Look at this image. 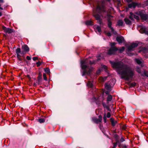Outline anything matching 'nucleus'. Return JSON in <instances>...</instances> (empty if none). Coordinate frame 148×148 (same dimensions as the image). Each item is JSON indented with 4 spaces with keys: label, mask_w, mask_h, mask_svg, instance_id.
<instances>
[{
    "label": "nucleus",
    "mask_w": 148,
    "mask_h": 148,
    "mask_svg": "<svg viewBox=\"0 0 148 148\" xmlns=\"http://www.w3.org/2000/svg\"><path fill=\"white\" fill-rule=\"evenodd\" d=\"M101 72V70L100 69H98L97 71V72H96V74L97 75H98Z\"/></svg>",
    "instance_id": "8fccbe9b"
},
{
    "label": "nucleus",
    "mask_w": 148,
    "mask_h": 148,
    "mask_svg": "<svg viewBox=\"0 0 148 148\" xmlns=\"http://www.w3.org/2000/svg\"><path fill=\"white\" fill-rule=\"evenodd\" d=\"M134 14H133V13L132 12H131L130 13V16H133Z\"/></svg>",
    "instance_id": "13d9d810"
},
{
    "label": "nucleus",
    "mask_w": 148,
    "mask_h": 148,
    "mask_svg": "<svg viewBox=\"0 0 148 148\" xmlns=\"http://www.w3.org/2000/svg\"><path fill=\"white\" fill-rule=\"evenodd\" d=\"M100 56H99L97 57V60H93L92 61L88 59H86L84 60H81L80 62L81 65H87L88 64H90L92 65L93 64H96V62L97 61H99L101 59L99 58Z\"/></svg>",
    "instance_id": "7ed1b4c3"
},
{
    "label": "nucleus",
    "mask_w": 148,
    "mask_h": 148,
    "mask_svg": "<svg viewBox=\"0 0 148 148\" xmlns=\"http://www.w3.org/2000/svg\"><path fill=\"white\" fill-rule=\"evenodd\" d=\"M40 62L41 63V64H45V62H43L42 61H40Z\"/></svg>",
    "instance_id": "bf43d9fd"
},
{
    "label": "nucleus",
    "mask_w": 148,
    "mask_h": 148,
    "mask_svg": "<svg viewBox=\"0 0 148 148\" xmlns=\"http://www.w3.org/2000/svg\"><path fill=\"white\" fill-rule=\"evenodd\" d=\"M1 5H0V9L3 10V8H2V7H1Z\"/></svg>",
    "instance_id": "680f3d73"
},
{
    "label": "nucleus",
    "mask_w": 148,
    "mask_h": 148,
    "mask_svg": "<svg viewBox=\"0 0 148 148\" xmlns=\"http://www.w3.org/2000/svg\"><path fill=\"white\" fill-rule=\"evenodd\" d=\"M96 29L97 30L99 33H100L101 32V27L99 26H97L95 27Z\"/></svg>",
    "instance_id": "bb28decb"
},
{
    "label": "nucleus",
    "mask_w": 148,
    "mask_h": 148,
    "mask_svg": "<svg viewBox=\"0 0 148 148\" xmlns=\"http://www.w3.org/2000/svg\"><path fill=\"white\" fill-rule=\"evenodd\" d=\"M43 77L44 79L45 80H46V81H47V77H46V74H45V73L43 74Z\"/></svg>",
    "instance_id": "ea45409f"
},
{
    "label": "nucleus",
    "mask_w": 148,
    "mask_h": 148,
    "mask_svg": "<svg viewBox=\"0 0 148 148\" xmlns=\"http://www.w3.org/2000/svg\"><path fill=\"white\" fill-rule=\"evenodd\" d=\"M102 116L101 115L99 116V118L97 119L95 118H94L92 119L93 121L96 123H99L101 122L102 121Z\"/></svg>",
    "instance_id": "9b49d317"
},
{
    "label": "nucleus",
    "mask_w": 148,
    "mask_h": 148,
    "mask_svg": "<svg viewBox=\"0 0 148 148\" xmlns=\"http://www.w3.org/2000/svg\"><path fill=\"white\" fill-rule=\"evenodd\" d=\"M125 141V140L123 138V137H122L121 140H120V141L121 142H123Z\"/></svg>",
    "instance_id": "864d4df0"
},
{
    "label": "nucleus",
    "mask_w": 148,
    "mask_h": 148,
    "mask_svg": "<svg viewBox=\"0 0 148 148\" xmlns=\"http://www.w3.org/2000/svg\"><path fill=\"white\" fill-rule=\"evenodd\" d=\"M122 146L123 148H127V146H126L125 145H123Z\"/></svg>",
    "instance_id": "5fc2aeb1"
},
{
    "label": "nucleus",
    "mask_w": 148,
    "mask_h": 148,
    "mask_svg": "<svg viewBox=\"0 0 148 148\" xmlns=\"http://www.w3.org/2000/svg\"><path fill=\"white\" fill-rule=\"evenodd\" d=\"M133 17V16H129V18L131 20H132V21H133L134 20Z\"/></svg>",
    "instance_id": "09e8293b"
},
{
    "label": "nucleus",
    "mask_w": 148,
    "mask_h": 148,
    "mask_svg": "<svg viewBox=\"0 0 148 148\" xmlns=\"http://www.w3.org/2000/svg\"><path fill=\"white\" fill-rule=\"evenodd\" d=\"M27 52H26V51H24L23 50L22 51H21V52L20 55L21 56H22V57H23V58H22L23 59L24 58L23 56Z\"/></svg>",
    "instance_id": "7c9ffc66"
},
{
    "label": "nucleus",
    "mask_w": 148,
    "mask_h": 148,
    "mask_svg": "<svg viewBox=\"0 0 148 148\" xmlns=\"http://www.w3.org/2000/svg\"><path fill=\"white\" fill-rule=\"evenodd\" d=\"M112 99V96L110 95H108L107 97V103H108L109 101H111Z\"/></svg>",
    "instance_id": "412c9836"
},
{
    "label": "nucleus",
    "mask_w": 148,
    "mask_h": 148,
    "mask_svg": "<svg viewBox=\"0 0 148 148\" xmlns=\"http://www.w3.org/2000/svg\"><path fill=\"white\" fill-rule=\"evenodd\" d=\"M138 44L136 43H133L129 46L127 49V51L128 52L132 51L134 50V49L137 47Z\"/></svg>",
    "instance_id": "0eeeda50"
},
{
    "label": "nucleus",
    "mask_w": 148,
    "mask_h": 148,
    "mask_svg": "<svg viewBox=\"0 0 148 148\" xmlns=\"http://www.w3.org/2000/svg\"><path fill=\"white\" fill-rule=\"evenodd\" d=\"M116 44V43L115 42H112L110 44L111 47H115V45Z\"/></svg>",
    "instance_id": "58836bf2"
},
{
    "label": "nucleus",
    "mask_w": 148,
    "mask_h": 148,
    "mask_svg": "<svg viewBox=\"0 0 148 148\" xmlns=\"http://www.w3.org/2000/svg\"><path fill=\"white\" fill-rule=\"evenodd\" d=\"M107 109L108 110H109L110 111V108L108 107L107 108Z\"/></svg>",
    "instance_id": "0e129e2a"
},
{
    "label": "nucleus",
    "mask_w": 148,
    "mask_h": 148,
    "mask_svg": "<svg viewBox=\"0 0 148 148\" xmlns=\"http://www.w3.org/2000/svg\"><path fill=\"white\" fill-rule=\"evenodd\" d=\"M107 78V77H105L104 78L103 77H101L100 79H101V80L102 82H104L105 81L106 79Z\"/></svg>",
    "instance_id": "4c0bfd02"
},
{
    "label": "nucleus",
    "mask_w": 148,
    "mask_h": 148,
    "mask_svg": "<svg viewBox=\"0 0 148 148\" xmlns=\"http://www.w3.org/2000/svg\"><path fill=\"white\" fill-rule=\"evenodd\" d=\"M105 88L106 89L110 90L111 88V86L108 83H106L105 84Z\"/></svg>",
    "instance_id": "aec40b11"
},
{
    "label": "nucleus",
    "mask_w": 148,
    "mask_h": 148,
    "mask_svg": "<svg viewBox=\"0 0 148 148\" xmlns=\"http://www.w3.org/2000/svg\"><path fill=\"white\" fill-rule=\"evenodd\" d=\"M118 143H117L116 141V143H113V148H116L117 146V144Z\"/></svg>",
    "instance_id": "c03bdc74"
},
{
    "label": "nucleus",
    "mask_w": 148,
    "mask_h": 148,
    "mask_svg": "<svg viewBox=\"0 0 148 148\" xmlns=\"http://www.w3.org/2000/svg\"><path fill=\"white\" fill-rule=\"evenodd\" d=\"M125 47H122L120 49H118L117 51L119 53H121L123 52L125 50Z\"/></svg>",
    "instance_id": "4be33fe9"
},
{
    "label": "nucleus",
    "mask_w": 148,
    "mask_h": 148,
    "mask_svg": "<svg viewBox=\"0 0 148 148\" xmlns=\"http://www.w3.org/2000/svg\"><path fill=\"white\" fill-rule=\"evenodd\" d=\"M111 30V32L112 33L114 34L115 35H116L117 34L116 31L113 27H111L110 28Z\"/></svg>",
    "instance_id": "cd10ccee"
},
{
    "label": "nucleus",
    "mask_w": 148,
    "mask_h": 148,
    "mask_svg": "<svg viewBox=\"0 0 148 148\" xmlns=\"http://www.w3.org/2000/svg\"><path fill=\"white\" fill-rule=\"evenodd\" d=\"M106 13H102L101 14H100L101 15L103 16L104 15V16L105 17H106V16H107L108 18H110V17H112L113 16L110 14H108V12L107 11V10H106Z\"/></svg>",
    "instance_id": "f3484780"
},
{
    "label": "nucleus",
    "mask_w": 148,
    "mask_h": 148,
    "mask_svg": "<svg viewBox=\"0 0 148 148\" xmlns=\"http://www.w3.org/2000/svg\"><path fill=\"white\" fill-rule=\"evenodd\" d=\"M33 60L34 61H35L37 60H38V58L37 57H33Z\"/></svg>",
    "instance_id": "de8ad7c7"
},
{
    "label": "nucleus",
    "mask_w": 148,
    "mask_h": 148,
    "mask_svg": "<svg viewBox=\"0 0 148 148\" xmlns=\"http://www.w3.org/2000/svg\"><path fill=\"white\" fill-rule=\"evenodd\" d=\"M124 21H125V23L127 25H130L131 24V21L127 18H124Z\"/></svg>",
    "instance_id": "6ab92c4d"
},
{
    "label": "nucleus",
    "mask_w": 148,
    "mask_h": 148,
    "mask_svg": "<svg viewBox=\"0 0 148 148\" xmlns=\"http://www.w3.org/2000/svg\"><path fill=\"white\" fill-rule=\"evenodd\" d=\"M45 119L43 118H40L38 119V121L40 123H44L45 121Z\"/></svg>",
    "instance_id": "c756f323"
},
{
    "label": "nucleus",
    "mask_w": 148,
    "mask_h": 148,
    "mask_svg": "<svg viewBox=\"0 0 148 148\" xmlns=\"http://www.w3.org/2000/svg\"><path fill=\"white\" fill-rule=\"evenodd\" d=\"M92 23L93 22L90 20L87 21L86 22V24L87 25H93Z\"/></svg>",
    "instance_id": "b1692460"
},
{
    "label": "nucleus",
    "mask_w": 148,
    "mask_h": 148,
    "mask_svg": "<svg viewBox=\"0 0 148 148\" xmlns=\"http://www.w3.org/2000/svg\"><path fill=\"white\" fill-rule=\"evenodd\" d=\"M133 54H131V53H130V55H129V56H131V55H132Z\"/></svg>",
    "instance_id": "338daca9"
},
{
    "label": "nucleus",
    "mask_w": 148,
    "mask_h": 148,
    "mask_svg": "<svg viewBox=\"0 0 148 148\" xmlns=\"http://www.w3.org/2000/svg\"><path fill=\"white\" fill-rule=\"evenodd\" d=\"M126 0L128 3H129L131 2H132V0Z\"/></svg>",
    "instance_id": "4d7b16f0"
},
{
    "label": "nucleus",
    "mask_w": 148,
    "mask_h": 148,
    "mask_svg": "<svg viewBox=\"0 0 148 148\" xmlns=\"http://www.w3.org/2000/svg\"><path fill=\"white\" fill-rule=\"evenodd\" d=\"M103 118L104 120V123H106V115L105 114Z\"/></svg>",
    "instance_id": "37998d69"
},
{
    "label": "nucleus",
    "mask_w": 148,
    "mask_h": 148,
    "mask_svg": "<svg viewBox=\"0 0 148 148\" xmlns=\"http://www.w3.org/2000/svg\"><path fill=\"white\" fill-rule=\"evenodd\" d=\"M136 85V83L135 82H133L132 83H131L130 84V86L131 87H134Z\"/></svg>",
    "instance_id": "f704fd0d"
},
{
    "label": "nucleus",
    "mask_w": 148,
    "mask_h": 148,
    "mask_svg": "<svg viewBox=\"0 0 148 148\" xmlns=\"http://www.w3.org/2000/svg\"><path fill=\"white\" fill-rule=\"evenodd\" d=\"M100 14L98 13L96 11H93V15L95 17L96 19L97 20L98 23L100 25L103 24V23L102 21V20L101 18V16Z\"/></svg>",
    "instance_id": "39448f33"
},
{
    "label": "nucleus",
    "mask_w": 148,
    "mask_h": 148,
    "mask_svg": "<svg viewBox=\"0 0 148 148\" xmlns=\"http://www.w3.org/2000/svg\"><path fill=\"white\" fill-rule=\"evenodd\" d=\"M118 50V48L116 47H111L108 52V54L109 55L116 54Z\"/></svg>",
    "instance_id": "423d86ee"
},
{
    "label": "nucleus",
    "mask_w": 148,
    "mask_h": 148,
    "mask_svg": "<svg viewBox=\"0 0 148 148\" xmlns=\"http://www.w3.org/2000/svg\"><path fill=\"white\" fill-rule=\"evenodd\" d=\"M45 71L49 75L50 73V69L48 68H46L45 69Z\"/></svg>",
    "instance_id": "2f4dec72"
},
{
    "label": "nucleus",
    "mask_w": 148,
    "mask_h": 148,
    "mask_svg": "<svg viewBox=\"0 0 148 148\" xmlns=\"http://www.w3.org/2000/svg\"><path fill=\"white\" fill-rule=\"evenodd\" d=\"M138 5V3L135 2H132V3L129 4L128 6L129 8H130L132 7L134 8H135Z\"/></svg>",
    "instance_id": "ddd939ff"
},
{
    "label": "nucleus",
    "mask_w": 148,
    "mask_h": 148,
    "mask_svg": "<svg viewBox=\"0 0 148 148\" xmlns=\"http://www.w3.org/2000/svg\"><path fill=\"white\" fill-rule=\"evenodd\" d=\"M111 116V114L110 112H108L107 113V116L108 118H110Z\"/></svg>",
    "instance_id": "3c124183"
},
{
    "label": "nucleus",
    "mask_w": 148,
    "mask_h": 148,
    "mask_svg": "<svg viewBox=\"0 0 148 148\" xmlns=\"http://www.w3.org/2000/svg\"><path fill=\"white\" fill-rule=\"evenodd\" d=\"M105 93L106 94H108V91H106L105 92Z\"/></svg>",
    "instance_id": "e2e57ef3"
},
{
    "label": "nucleus",
    "mask_w": 148,
    "mask_h": 148,
    "mask_svg": "<svg viewBox=\"0 0 148 148\" xmlns=\"http://www.w3.org/2000/svg\"><path fill=\"white\" fill-rule=\"evenodd\" d=\"M144 74L145 76L148 77V72L146 71H144Z\"/></svg>",
    "instance_id": "49530a36"
},
{
    "label": "nucleus",
    "mask_w": 148,
    "mask_h": 148,
    "mask_svg": "<svg viewBox=\"0 0 148 148\" xmlns=\"http://www.w3.org/2000/svg\"><path fill=\"white\" fill-rule=\"evenodd\" d=\"M136 71L138 72L139 73H141V69L140 68H139L138 67H137L136 68Z\"/></svg>",
    "instance_id": "a18cd8bd"
},
{
    "label": "nucleus",
    "mask_w": 148,
    "mask_h": 148,
    "mask_svg": "<svg viewBox=\"0 0 148 148\" xmlns=\"http://www.w3.org/2000/svg\"><path fill=\"white\" fill-rule=\"evenodd\" d=\"M2 28L5 32L8 34H11L12 32H14L15 31L13 29L9 28H7L4 26H2Z\"/></svg>",
    "instance_id": "6e6552de"
},
{
    "label": "nucleus",
    "mask_w": 148,
    "mask_h": 148,
    "mask_svg": "<svg viewBox=\"0 0 148 148\" xmlns=\"http://www.w3.org/2000/svg\"><path fill=\"white\" fill-rule=\"evenodd\" d=\"M114 138L116 139V141L117 143H119V138H118V135L117 134H115L114 136Z\"/></svg>",
    "instance_id": "c85d7f7f"
},
{
    "label": "nucleus",
    "mask_w": 148,
    "mask_h": 148,
    "mask_svg": "<svg viewBox=\"0 0 148 148\" xmlns=\"http://www.w3.org/2000/svg\"><path fill=\"white\" fill-rule=\"evenodd\" d=\"M117 73L121 75V77L128 81L132 79L134 75V70L129 65H112Z\"/></svg>",
    "instance_id": "f257e3e1"
},
{
    "label": "nucleus",
    "mask_w": 148,
    "mask_h": 148,
    "mask_svg": "<svg viewBox=\"0 0 148 148\" xmlns=\"http://www.w3.org/2000/svg\"><path fill=\"white\" fill-rule=\"evenodd\" d=\"M134 18L137 20H139V17L138 16L136 15L135 14H134Z\"/></svg>",
    "instance_id": "a19ab883"
},
{
    "label": "nucleus",
    "mask_w": 148,
    "mask_h": 148,
    "mask_svg": "<svg viewBox=\"0 0 148 148\" xmlns=\"http://www.w3.org/2000/svg\"><path fill=\"white\" fill-rule=\"evenodd\" d=\"M110 62L111 65H125L120 61L119 62L110 61Z\"/></svg>",
    "instance_id": "4468645a"
},
{
    "label": "nucleus",
    "mask_w": 148,
    "mask_h": 148,
    "mask_svg": "<svg viewBox=\"0 0 148 148\" xmlns=\"http://www.w3.org/2000/svg\"><path fill=\"white\" fill-rule=\"evenodd\" d=\"M123 22L122 20H119L117 23L119 26H122L123 25Z\"/></svg>",
    "instance_id": "a878e982"
},
{
    "label": "nucleus",
    "mask_w": 148,
    "mask_h": 148,
    "mask_svg": "<svg viewBox=\"0 0 148 148\" xmlns=\"http://www.w3.org/2000/svg\"><path fill=\"white\" fill-rule=\"evenodd\" d=\"M108 22V27L109 28H110L112 27V22L111 21V18H108L107 19Z\"/></svg>",
    "instance_id": "a211bd4d"
},
{
    "label": "nucleus",
    "mask_w": 148,
    "mask_h": 148,
    "mask_svg": "<svg viewBox=\"0 0 148 148\" xmlns=\"http://www.w3.org/2000/svg\"><path fill=\"white\" fill-rule=\"evenodd\" d=\"M0 2L3 3V0H0Z\"/></svg>",
    "instance_id": "052dcab7"
},
{
    "label": "nucleus",
    "mask_w": 148,
    "mask_h": 148,
    "mask_svg": "<svg viewBox=\"0 0 148 148\" xmlns=\"http://www.w3.org/2000/svg\"><path fill=\"white\" fill-rule=\"evenodd\" d=\"M116 40L119 44H121L123 43L124 40V38L122 36H117L116 38Z\"/></svg>",
    "instance_id": "f8f14e48"
},
{
    "label": "nucleus",
    "mask_w": 148,
    "mask_h": 148,
    "mask_svg": "<svg viewBox=\"0 0 148 148\" xmlns=\"http://www.w3.org/2000/svg\"><path fill=\"white\" fill-rule=\"evenodd\" d=\"M106 35L108 36H111V34L110 33V32H106Z\"/></svg>",
    "instance_id": "79ce46f5"
},
{
    "label": "nucleus",
    "mask_w": 148,
    "mask_h": 148,
    "mask_svg": "<svg viewBox=\"0 0 148 148\" xmlns=\"http://www.w3.org/2000/svg\"><path fill=\"white\" fill-rule=\"evenodd\" d=\"M105 1L110 2V0H102L101 1V5H98L96 8V10L99 14L102 13H107L106 10V9L104 4L105 3Z\"/></svg>",
    "instance_id": "f03ea898"
},
{
    "label": "nucleus",
    "mask_w": 148,
    "mask_h": 148,
    "mask_svg": "<svg viewBox=\"0 0 148 148\" xmlns=\"http://www.w3.org/2000/svg\"><path fill=\"white\" fill-rule=\"evenodd\" d=\"M141 19L144 20L148 19V14H142L140 15Z\"/></svg>",
    "instance_id": "2eb2a0df"
},
{
    "label": "nucleus",
    "mask_w": 148,
    "mask_h": 148,
    "mask_svg": "<svg viewBox=\"0 0 148 148\" xmlns=\"http://www.w3.org/2000/svg\"><path fill=\"white\" fill-rule=\"evenodd\" d=\"M38 82H37V83H38V84H39L42 81V75H39V76L38 77Z\"/></svg>",
    "instance_id": "5701e85b"
},
{
    "label": "nucleus",
    "mask_w": 148,
    "mask_h": 148,
    "mask_svg": "<svg viewBox=\"0 0 148 148\" xmlns=\"http://www.w3.org/2000/svg\"><path fill=\"white\" fill-rule=\"evenodd\" d=\"M135 61L139 64H141L142 62L141 60L138 58H136L135 59Z\"/></svg>",
    "instance_id": "393cba45"
},
{
    "label": "nucleus",
    "mask_w": 148,
    "mask_h": 148,
    "mask_svg": "<svg viewBox=\"0 0 148 148\" xmlns=\"http://www.w3.org/2000/svg\"><path fill=\"white\" fill-rule=\"evenodd\" d=\"M15 52L18 58L20 61H22L23 58L21 57V56L20 55L21 52V49L19 48H17L16 49Z\"/></svg>",
    "instance_id": "1a4fd4ad"
},
{
    "label": "nucleus",
    "mask_w": 148,
    "mask_h": 148,
    "mask_svg": "<svg viewBox=\"0 0 148 148\" xmlns=\"http://www.w3.org/2000/svg\"><path fill=\"white\" fill-rule=\"evenodd\" d=\"M81 68L83 70L82 75L86 74H90L93 69V68L91 66V65H81Z\"/></svg>",
    "instance_id": "20e7f679"
},
{
    "label": "nucleus",
    "mask_w": 148,
    "mask_h": 148,
    "mask_svg": "<svg viewBox=\"0 0 148 148\" xmlns=\"http://www.w3.org/2000/svg\"><path fill=\"white\" fill-rule=\"evenodd\" d=\"M148 49L146 47H143L142 48V50L144 52H146L148 51Z\"/></svg>",
    "instance_id": "c9c22d12"
},
{
    "label": "nucleus",
    "mask_w": 148,
    "mask_h": 148,
    "mask_svg": "<svg viewBox=\"0 0 148 148\" xmlns=\"http://www.w3.org/2000/svg\"><path fill=\"white\" fill-rule=\"evenodd\" d=\"M103 68L104 69L105 71L106 72H107L108 73V70L107 69L108 68V67H107V66H106V65H103Z\"/></svg>",
    "instance_id": "e433bc0d"
},
{
    "label": "nucleus",
    "mask_w": 148,
    "mask_h": 148,
    "mask_svg": "<svg viewBox=\"0 0 148 148\" xmlns=\"http://www.w3.org/2000/svg\"><path fill=\"white\" fill-rule=\"evenodd\" d=\"M117 122L116 121H115L114 120H112L111 121V123L113 126H114L115 125Z\"/></svg>",
    "instance_id": "72a5a7b5"
},
{
    "label": "nucleus",
    "mask_w": 148,
    "mask_h": 148,
    "mask_svg": "<svg viewBox=\"0 0 148 148\" xmlns=\"http://www.w3.org/2000/svg\"><path fill=\"white\" fill-rule=\"evenodd\" d=\"M147 28L145 26H141L140 30V32L142 34H145L148 35V31L147 30Z\"/></svg>",
    "instance_id": "9d476101"
},
{
    "label": "nucleus",
    "mask_w": 148,
    "mask_h": 148,
    "mask_svg": "<svg viewBox=\"0 0 148 148\" xmlns=\"http://www.w3.org/2000/svg\"><path fill=\"white\" fill-rule=\"evenodd\" d=\"M22 49L27 52L29 51V48L26 45H24L22 46Z\"/></svg>",
    "instance_id": "dca6fc26"
},
{
    "label": "nucleus",
    "mask_w": 148,
    "mask_h": 148,
    "mask_svg": "<svg viewBox=\"0 0 148 148\" xmlns=\"http://www.w3.org/2000/svg\"><path fill=\"white\" fill-rule=\"evenodd\" d=\"M4 36H6V35H5V34H4Z\"/></svg>",
    "instance_id": "774afa93"
},
{
    "label": "nucleus",
    "mask_w": 148,
    "mask_h": 148,
    "mask_svg": "<svg viewBox=\"0 0 148 148\" xmlns=\"http://www.w3.org/2000/svg\"><path fill=\"white\" fill-rule=\"evenodd\" d=\"M26 58L28 60H31L30 57L28 56H27Z\"/></svg>",
    "instance_id": "6e6d98bb"
},
{
    "label": "nucleus",
    "mask_w": 148,
    "mask_h": 148,
    "mask_svg": "<svg viewBox=\"0 0 148 148\" xmlns=\"http://www.w3.org/2000/svg\"><path fill=\"white\" fill-rule=\"evenodd\" d=\"M36 65H41V63L40 62V61H39L38 62H36Z\"/></svg>",
    "instance_id": "603ef678"
},
{
    "label": "nucleus",
    "mask_w": 148,
    "mask_h": 148,
    "mask_svg": "<svg viewBox=\"0 0 148 148\" xmlns=\"http://www.w3.org/2000/svg\"><path fill=\"white\" fill-rule=\"evenodd\" d=\"M87 85L90 87H92V83L90 81H89L88 82Z\"/></svg>",
    "instance_id": "473e14b6"
},
{
    "label": "nucleus",
    "mask_w": 148,
    "mask_h": 148,
    "mask_svg": "<svg viewBox=\"0 0 148 148\" xmlns=\"http://www.w3.org/2000/svg\"><path fill=\"white\" fill-rule=\"evenodd\" d=\"M2 15V13L0 12V16H1Z\"/></svg>",
    "instance_id": "69168bd1"
}]
</instances>
